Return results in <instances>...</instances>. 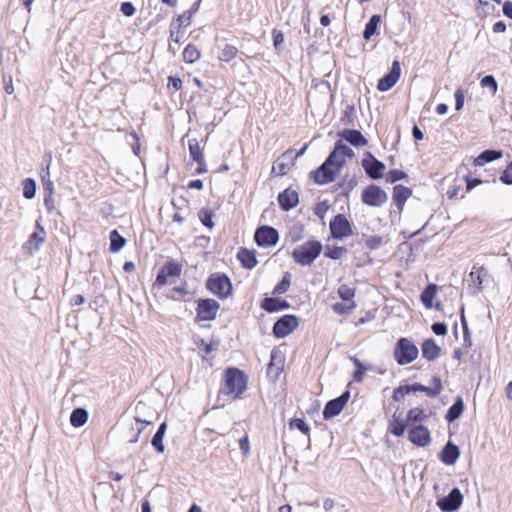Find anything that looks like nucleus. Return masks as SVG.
Segmentation results:
<instances>
[{"instance_id": "c85d7f7f", "label": "nucleus", "mask_w": 512, "mask_h": 512, "mask_svg": "<svg viewBox=\"0 0 512 512\" xmlns=\"http://www.w3.org/2000/svg\"><path fill=\"white\" fill-rule=\"evenodd\" d=\"M465 409L464 401L461 396H457L454 403L446 412L445 420L450 424L461 417Z\"/></svg>"}, {"instance_id": "0eeeda50", "label": "nucleus", "mask_w": 512, "mask_h": 512, "mask_svg": "<svg viewBox=\"0 0 512 512\" xmlns=\"http://www.w3.org/2000/svg\"><path fill=\"white\" fill-rule=\"evenodd\" d=\"M388 200V195L385 190L376 185L370 184L366 186L361 193V201L371 207H381Z\"/></svg>"}, {"instance_id": "2f4dec72", "label": "nucleus", "mask_w": 512, "mask_h": 512, "mask_svg": "<svg viewBox=\"0 0 512 512\" xmlns=\"http://www.w3.org/2000/svg\"><path fill=\"white\" fill-rule=\"evenodd\" d=\"M406 428L407 420L402 419L397 414H393L388 427L389 432L396 437H401L404 435Z\"/></svg>"}, {"instance_id": "bf43d9fd", "label": "nucleus", "mask_w": 512, "mask_h": 512, "mask_svg": "<svg viewBox=\"0 0 512 512\" xmlns=\"http://www.w3.org/2000/svg\"><path fill=\"white\" fill-rule=\"evenodd\" d=\"M499 180L505 185H512V161L503 170Z\"/></svg>"}, {"instance_id": "39448f33", "label": "nucleus", "mask_w": 512, "mask_h": 512, "mask_svg": "<svg viewBox=\"0 0 512 512\" xmlns=\"http://www.w3.org/2000/svg\"><path fill=\"white\" fill-rule=\"evenodd\" d=\"M341 168H338L329 155L325 161L315 170L310 172V178L317 185H325L333 182L337 175L340 173Z\"/></svg>"}, {"instance_id": "473e14b6", "label": "nucleus", "mask_w": 512, "mask_h": 512, "mask_svg": "<svg viewBox=\"0 0 512 512\" xmlns=\"http://www.w3.org/2000/svg\"><path fill=\"white\" fill-rule=\"evenodd\" d=\"M438 286L434 283H429L421 292L420 300L425 308L431 309L433 307V299L437 293Z\"/></svg>"}, {"instance_id": "aec40b11", "label": "nucleus", "mask_w": 512, "mask_h": 512, "mask_svg": "<svg viewBox=\"0 0 512 512\" xmlns=\"http://www.w3.org/2000/svg\"><path fill=\"white\" fill-rule=\"evenodd\" d=\"M408 387L409 388H407L406 391H410V393L423 392L428 397H432V398L437 397L443 389L442 381H441L440 377H438V376H434L432 378V386H425L421 383H413V384H408Z\"/></svg>"}, {"instance_id": "20e7f679", "label": "nucleus", "mask_w": 512, "mask_h": 512, "mask_svg": "<svg viewBox=\"0 0 512 512\" xmlns=\"http://www.w3.org/2000/svg\"><path fill=\"white\" fill-rule=\"evenodd\" d=\"M418 354V347L411 340L405 337L397 340L393 356L399 365L404 366L412 363L418 357Z\"/></svg>"}, {"instance_id": "a878e982", "label": "nucleus", "mask_w": 512, "mask_h": 512, "mask_svg": "<svg viewBox=\"0 0 512 512\" xmlns=\"http://www.w3.org/2000/svg\"><path fill=\"white\" fill-rule=\"evenodd\" d=\"M236 257L240 261L242 267L245 269L251 270L258 264L255 250H249L247 248L241 247L238 250Z\"/></svg>"}, {"instance_id": "13d9d810", "label": "nucleus", "mask_w": 512, "mask_h": 512, "mask_svg": "<svg viewBox=\"0 0 512 512\" xmlns=\"http://www.w3.org/2000/svg\"><path fill=\"white\" fill-rule=\"evenodd\" d=\"M407 388H409L408 384L396 387L393 391L392 399L395 402H400L405 395L410 394V391H406Z\"/></svg>"}, {"instance_id": "f8f14e48", "label": "nucleus", "mask_w": 512, "mask_h": 512, "mask_svg": "<svg viewBox=\"0 0 512 512\" xmlns=\"http://www.w3.org/2000/svg\"><path fill=\"white\" fill-rule=\"evenodd\" d=\"M361 166L363 167L367 177L372 180L381 179L384 176L386 169L385 164L378 160L369 151L365 153V157L361 161Z\"/></svg>"}, {"instance_id": "774afa93", "label": "nucleus", "mask_w": 512, "mask_h": 512, "mask_svg": "<svg viewBox=\"0 0 512 512\" xmlns=\"http://www.w3.org/2000/svg\"><path fill=\"white\" fill-rule=\"evenodd\" d=\"M175 20L177 22H179L183 28H186L188 26H190L191 22H192V16H190L188 14L187 11L183 12L181 15L177 16L175 18Z\"/></svg>"}, {"instance_id": "6e6d98bb", "label": "nucleus", "mask_w": 512, "mask_h": 512, "mask_svg": "<svg viewBox=\"0 0 512 512\" xmlns=\"http://www.w3.org/2000/svg\"><path fill=\"white\" fill-rule=\"evenodd\" d=\"M406 172L398 169L390 170L386 176V181L389 183H396L397 181L407 178Z\"/></svg>"}, {"instance_id": "ea45409f", "label": "nucleus", "mask_w": 512, "mask_h": 512, "mask_svg": "<svg viewBox=\"0 0 512 512\" xmlns=\"http://www.w3.org/2000/svg\"><path fill=\"white\" fill-rule=\"evenodd\" d=\"M292 275L290 272H285L280 282L273 288V295H282L286 293L291 286Z\"/></svg>"}, {"instance_id": "e2e57ef3", "label": "nucleus", "mask_w": 512, "mask_h": 512, "mask_svg": "<svg viewBox=\"0 0 512 512\" xmlns=\"http://www.w3.org/2000/svg\"><path fill=\"white\" fill-rule=\"evenodd\" d=\"M454 97H455V110L460 111L463 108L464 101H465V95H464L463 89L458 88L454 93Z\"/></svg>"}, {"instance_id": "ddd939ff", "label": "nucleus", "mask_w": 512, "mask_h": 512, "mask_svg": "<svg viewBox=\"0 0 512 512\" xmlns=\"http://www.w3.org/2000/svg\"><path fill=\"white\" fill-rule=\"evenodd\" d=\"M254 241L259 247L275 246L279 241L278 230L269 225H261L255 230Z\"/></svg>"}, {"instance_id": "09e8293b", "label": "nucleus", "mask_w": 512, "mask_h": 512, "mask_svg": "<svg viewBox=\"0 0 512 512\" xmlns=\"http://www.w3.org/2000/svg\"><path fill=\"white\" fill-rule=\"evenodd\" d=\"M352 361L355 366L353 378L356 382H362L363 378H364V374L367 370V367L356 357L352 358Z\"/></svg>"}, {"instance_id": "72a5a7b5", "label": "nucleus", "mask_w": 512, "mask_h": 512, "mask_svg": "<svg viewBox=\"0 0 512 512\" xmlns=\"http://www.w3.org/2000/svg\"><path fill=\"white\" fill-rule=\"evenodd\" d=\"M88 411L85 408H75L70 415V424L75 428H80L88 421Z\"/></svg>"}, {"instance_id": "a19ab883", "label": "nucleus", "mask_w": 512, "mask_h": 512, "mask_svg": "<svg viewBox=\"0 0 512 512\" xmlns=\"http://www.w3.org/2000/svg\"><path fill=\"white\" fill-rule=\"evenodd\" d=\"M200 56V51L193 44H188L183 51V60L189 64H193L198 61Z\"/></svg>"}, {"instance_id": "9b49d317", "label": "nucleus", "mask_w": 512, "mask_h": 512, "mask_svg": "<svg viewBox=\"0 0 512 512\" xmlns=\"http://www.w3.org/2000/svg\"><path fill=\"white\" fill-rule=\"evenodd\" d=\"M298 326V317L293 314H286L278 318L273 324L272 333L276 338L282 339L291 334Z\"/></svg>"}, {"instance_id": "3c124183", "label": "nucleus", "mask_w": 512, "mask_h": 512, "mask_svg": "<svg viewBox=\"0 0 512 512\" xmlns=\"http://www.w3.org/2000/svg\"><path fill=\"white\" fill-rule=\"evenodd\" d=\"M357 180L355 177H352L349 180L343 179L341 182L337 184V186L342 190V196H348L349 193L356 187Z\"/></svg>"}, {"instance_id": "9d476101", "label": "nucleus", "mask_w": 512, "mask_h": 512, "mask_svg": "<svg viewBox=\"0 0 512 512\" xmlns=\"http://www.w3.org/2000/svg\"><path fill=\"white\" fill-rule=\"evenodd\" d=\"M489 277V272L484 266L474 265L468 275L467 291L470 295H477L483 289V282Z\"/></svg>"}, {"instance_id": "7c9ffc66", "label": "nucleus", "mask_w": 512, "mask_h": 512, "mask_svg": "<svg viewBox=\"0 0 512 512\" xmlns=\"http://www.w3.org/2000/svg\"><path fill=\"white\" fill-rule=\"evenodd\" d=\"M381 24V16L374 14L370 17L369 21L365 24L363 31V38L370 40L376 34H379V27Z\"/></svg>"}, {"instance_id": "393cba45", "label": "nucleus", "mask_w": 512, "mask_h": 512, "mask_svg": "<svg viewBox=\"0 0 512 512\" xmlns=\"http://www.w3.org/2000/svg\"><path fill=\"white\" fill-rule=\"evenodd\" d=\"M337 136L340 140H345L350 145L357 148L365 146L368 143L364 135L357 129H343L337 133Z\"/></svg>"}, {"instance_id": "680f3d73", "label": "nucleus", "mask_w": 512, "mask_h": 512, "mask_svg": "<svg viewBox=\"0 0 512 512\" xmlns=\"http://www.w3.org/2000/svg\"><path fill=\"white\" fill-rule=\"evenodd\" d=\"M329 209V205L327 204L326 201L324 202H319L315 205L314 207V214L319 217L320 219H324L325 217V214L327 213Z\"/></svg>"}, {"instance_id": "2eb2a0df", "label": "nucleus", "mask_w": 512, "mask_h": 512, "mask_svg": "<svg viewBox=\"0 0 512 512\" xmlns=\"http://www.w3.org/2000/svg\"><path fill=\"white\" fill-rule=\"evenodd\" d=\"M350 399V391L345 390L340 396L329 400L323 409V418L329 420L339 415Z\"/></svg>"}, {"instance_id": "a18cd8bd", "label": "nucleus", "mask_w": 512, "mask_h": 512, "mask_svg": "<svg viewBox=\"0 0 512 512\" xmlns=\"http://www.w3.org/2000/svg\"><path fill=\"white\" fill-rule=\"evenodd\" d=\"M194 344L197 348L203 352L205 355H209L214 349L217 347V343L215 344L213 341L207 342L203 338L195 337Z\"/></svg>"}, {"instance_id": "8fccbe9b", "label": "nucleus", "mask_w": 512, "mask_h": 512, "mask_svg": "<svg viewBox=\"0 0 512 512\" xmlns=\"http://www.w3.org/2000/svg\"><path fill=\"white\" fill-rule=\"evenodd\" d=\"M172 295L168 296L170 299L175 301H185L184 297L189 295L190 292L187 289V283L184 282L183 286H177L172 289Z\"/></svg>"}, {"instance_id": "de8ad7c7", "label": "nucleus", "mask_w": 512, "mask_h": 512, "mask_svg": "<svg viewBox=\"0 0 512 512\" xmlns=\"http://www.w3.org/2000/svg\"><path fill=\"white\" fill-rule=\"evenodd\" d=\"M427 415L424 410L419 407L412 408L407 413V422L417 423L426 420Z\"/></svg>"}, {"instance_id": "1a4fd4ad", "label": "nucleus", "mask_w": 512, "mask_h": 512, "mask_svg": "<svg viewBox=\"0 0 512 512\" xmlns=\"http://www.w3.org/2000/svg\"><path fill=\"white\" fill-rule=\"evenodd\" d=\"M220 309L218 301L212 298H200L197 300L195 321H212L216 319Z\"/></svg>"}, {"instance_id": "7ed1b4c3", "label": "nucleus", "mask_w": 512, "mask_h": 512, "mask_svg": "<svg viewBox=\"0 0 512 512\" xmlns=\"http://www.w3.org/2000/svg\"><path fill=\"white\" fill-rule=\"evenodd\" d=\"M205 288L221 300L233 294L231 279L225 273H212L205 282Z\"/></svg>"}, {"instance_id": "6ab92c4d", "label": "nucleus", "mask_w": 512, "mask_h": 512, "mask_svg": "<svg viewBox=\"0 0 512 512\" xmlns=\"http://www.w3.org/2000/svg\"><path fill=\"white\" fill-rule=\"evenodd\" d=\"M330 157H333L335 164L338 168H343L345 165L346 158L352 159L355 156L354 151L343 143L342 140L335 142L333 150L329 153Z\"/></svg>"}, {"instance_id": "6e6552de", "label": "nucleus", "mask_w": 512, "mask_h": 512, "mask_svg": "<svg viewBox=\"0 0 512 512\" xmlns=\"http://www.w3.org/2000/svg\"><path fill=\"white\" fill-rule=\"evenodd\" d=\"M329 229L331 238L335 240H342L353 234L352 223L341 213L330 220Z\"/></svg>"}, {"instance_id": "5fc2aeb1", "label": "nucleus", "mask_w": 512, "mask_h": 512, "mask_svg": "<svg viewBox=\"0 0 512 512\" xmlns=\"http://www.w3.org/2000/svg\"><path fill=\"white\" fill-rule=\"evenodd\" d=\"M383 244V237L380 235H371L365 240V245L370 250H376Z\"/></svg>"}, {"instance_id": "4468645a", "label": "nucleus", "mask_w": 512, "mask_h": 512, "mask_svg": "<svg viewBox=\"0 0 512 512\" xmlns=\"http://www.w3.org/2000/svg\"><path fill=\"white\" fill-rule=\"evenodd\" d=\"M463 499L461 490L454 487L447 496L438 499L436 505L442 512H455L462 506Z\"/></svg>"}, {"instance_id": "4d7b16f0", "label": "nucleus", "mask_w": 512, "mask_h": 512, "mask_svg": "<svg viewBox=\"0 0 512 512\" xmlns=\"http://www.w3.org/2000/svg\"><path fill=\"white\" fill-rule=\"evenodd\" d=\"M163 435L155 433L151 439V445L158 453H163L165 451V446L163 443Z\"/></svg>"}, {"instance_id": "f3484780", "label": "nucleus", "mask_w": 512, "mask_h": 512, "mask_svg": "<svg viewBox=\"0 0 512 512\" xmlns=\"http://www.w3.org/2000/svg\"><path fill=\"white\" fill-rule=\"evenodd\" d=\"M401 75L400 63L397 60L392 62L390 71L386 73L377 83V89L381 92L390 90L399 80Z\"/></svg>"}, {"instance_id": "c9c22d12", "label": "nucleus", "mask_w": 512, "mask_h": 512, "mask_svg": "<svg viewBox=\"0 0 512 512\" xmlns=\"http://www.w3.org/2000/svg\"><path fill=\"white\" fill-rule=\"evenodd\" d=\"M109 240V250L112 253L119 252L126 244V239L116 229L110 231Z\"/></svg>"}, {"instance_id": "c756f323", "label": "nucleus", "mask_w": 512, "mask_h": 512, "mask_svg": "<svg viewBox=\"0 0 512 512\" xmlns=\"http://www.w3.org/2000/svg\"><path fill=\"white\" fill-rule=\"evenodd\" d=\"M503 153L501 150L486 149L482 151L475 159L473 164L475 166H483L486 163L498 160L502 157Z\"/></svg>"}, {"instance_id": "864d4df0", "label": "nucleus", "mask_w": 512, "mask_h": 512, "mask_svg": "<svg viewBox=\"0 0 512 512\" xmlns=\"http://www.w3.org/2000/svg\"><path fill=\"white\" fill-rule=\"evenodd\" d=\"M480 85L489 88L492 95H495L498 91V83L493 75L484 76L480 81Z\"/></svg>"}, {"instance_id": "4c0bfd02", "label": "nucleus", "mask_w": 512, "mask_h": 512, "mask_svg": "<svg viewBox=\"0 0 512 512\" xmlns=\"http://www.w3.org/2000/svg\"><path fill=\"white\" fill-rule=\"evenodd\" d=\"M337 293H338V296L343 301H351V305H350L349 309H353L355 307V303L353 302V298L355 296L354 288L350 287L347 284H342L338 287Z\"/></svg>"}, {"instance_id": "338daca9", "label": "nucleus", "mask_w": 512, "mask_h": 512, "mask_svg": "<svg viewBox=\"0 0 512 512\" xmlns=\"http://www.w3.org/2000/svg\"><path fill=\"white\" fill-rule=\"evenodd\" d=\"M239 448L244 456H247L250 452V443L247 435L239 439Z\"/></svg>"}, {"instance_id": "0e129e2a", "label": "nucleus", "mask_w": 512, "mask_h": 512, "mask_svg": "<svg viewBox=\"0 0 512 512\" xmlns=\"http://www.w3.org/2000/svg\"><path fill=\"white\" fill-rule=\"evenodd\" d=\"M431 330L437 336H445L447 334L448 328L444 322H435L432 324Z\"/></svg>"}, {"instance_id": "58836bf2", "label": "nucleus", "mask_w": 512, "mask_h": 512, "mask_svg": "<svg viewBox=\"0 0 512 512\" xmlns=\"http://www.w3.org/2000/svg\"><path fill=\"white\" fill-rule=\"evenodd\" d=\"M237 53L238 49L236 46L226 43L220 49L218 58L220 61L229 62L237 56Z\"/></svg>"}, {"instance_id": "f257e3e1", "label": "nucleus", "mask_w": 512, "mask_h": 512, "mask_svg": "<svg viewBox=\"0 0 512 512\" xmlns=\"http://www.w3.org/2000/svg\"><path fill=\"white\" fill-rule=\"evenodd\" d=\"M247 383L248 378L242 370L229 367L225 371L224 387L220 388L219 394L232 395L233 398H238L246 391Z\"/></svg>"}, {"instance_id": "412c9836", "label": "nucleus", "mask_w": 512, "mask_h": 512, "mask_svg": "<svg viewBox=\"0 0 512 512\" xmlns=\"http://www.w3.org/2000/svg\"><path fill=\"white\" fill-rule=\"evenodd\" d=\"M294 164L295 161L291 157V152L285 151L275 160L272 166L271 176H284Z\"/></svg>"}, {"instance_id": "603ef678", "label": "nucleus", "mask_w": 512, "mask_h": 512, "mask_svg": "<svg viewBox=\"0 0 512 512\" xmlns=\"http://www.w3.org/2000/svg\"><path fill=\"white\" fill-rule=\"evenodd\" d=\"M289 426L291 429H297V430L301 431L303 434L309 435L310 427L306 423V421L302 418H293L290 421Z\"/></svg>"}, {"instance_id": "37998d69", "label": "nucleus", "mask_w": 512, "mask_h": 512, "mask_svg": "<svg viewBox=\"0 0 512 512\" xmlns=\"http://www.w3.org/2000/svg\"><path fill=\"white\" fill-rule=\"evenodd\" d=\"M198 217L202 225L208 229H212L215 224L213 222L214 212L207 208H202L198 212Z\"/></svg>"}, {"instance_id": "5701e85b", "label": "nucleus", "mask_w": 512, "mask_h": 512, "mask_svg": "<svg viewBox=\"0 0 512 512\" xmlns=\"http://www.w3.org/2000/svg\"><path fill=\"white\" fill-rule=\"evenodd\" d=\"M460 456V449L452 441H448L438 454L439 460L445 465H454Z\"/></svg>"}, {"instance_id": "cd10ccee", "label": "nucleus", "mask_w": 512, "mask_h": 512, "mask_svg": "<svg viewBox=\"0 0 512 512\" xmlns=\"http://www.w3.org/2000/svg\"><path fill=\"white\" fill-rule=\"evenodd\" d=\"M412 195V190L401 184L395 185L393 188V202L397 208L402 211L407 199Z\"/></svg>"}, {"instance_id": "f704fd0d", "label": "nucleus", "mask_w": 512, "mask_h": 512, "mask_svg": "<svg viewBox=\"0 0 512 512\" xmlns=\"http://www.w3.org/2000/svg\"><path fill=\"white\" fill-rule=\"evenodd\" d=\"M276 358H277V351H276V349H273L271 351L270 362L267 367V375L271 376L273 374L275 380L278 378V376L283 371L282 360L279 358V360L276 362Z\"/></svg>"}, {"instance_id": "79ce46f5", "label": "nucleus", "mask_w": 512, "mask_h": 512, "mask_svg": "<svg viewBox=\"0 0 512 512\" xmlns=\"http://www.w3.org/2000/svg\"><path fill=\"white\" fill-rule=\"evenodd\" d=\"M188 149L191 158L194 161L202 160L204 158L203 148L200 146L199 141L195 138L188 140Z\"/></svg>"}, {"instance_id": "052dcab7", "label": "nucleus", "mask_w": 512, "mask_h": 512, "mask_svg": "<svg viewBox=\"0 0 512 512\" xmlns=\"http://www.w3.org/2000/svg\"><path fill=\"white\" fill-rule=\"evenodd\" d=\"M273 45L276 50H279L284 42V34L281 30L273 29L272 31Z\"/></svg>"}, {"instance_id": "e433bc0d", "label": "nucleus", "mask_w": 512, "mask_h": 512, "mask_svg": "<svg viewBox=\"0 0 512 512\" xmlns=\"http://www.w3.org/2000/svg\"><path fill=\"white\" fill-rule=\"evenodd\" d=\"M347 252L348 250L344 246L326 245L324 256L332 260H339Z\"/></svg>"}, {"instance_id": "4be33fe9", "label": "nucleus", "mask_w": 512, "mask_h": 512, "mask_svg": "<svg viewBox=\"0 0 512 512\" xmlns=\"http://www.w3.org/2000/svg\"><path fill=\"white\" fill-rule=\"evenodd\" d=\"M277 200L280 209L282 211L288 212L298 205L299 195L297 191L292 190L291 188H287L278 194Z\"/></svg>"}, {"instance_id": "c03bdc74", "label": "nucleus", "mask_w": 512, "mask_h": 512, "mask_svg": "<svg viewBox=\"0 0 512 512\" xmlns=\"http://www.w3.org/2000/svg\"><path fill=\"white\" fill-rule=\"evenodd\" d=\"M23 196L26 199H33L36 195V181L33 178H26L23 183Z\"/></svg>"}, {"instance_id": "bb28decb", "label": "nucleus", "mask_w": 512, "mask_h": 512, "mask_svg": "<svg viewBox=\"0 0 512 512\" xmlns=\"http://www.w3.org/2000/svg\"><path fill=\"white\" fill-rule=\"evenodd\" d=\"M422 356L428 361L436 360L441 353V348L436 344L432 338L426 339L421 345Z\"/></svg>"}, {"instance_id": "dca6fc26", "label": "nucleus", "mask_w": 512, "mask_h": 512, "mask_svg": "<svg viewBox=\"0 0 512 512\" xmlns=\"http://www.w3.org/2000/svg\"><path fill=\"white\" fill-rule=\"evenodd\" d=\"M46 230L41 224V218L37 219L35 222V231L29 236L28 240L23 244L24 250H26L29 254H34L37 252L41 245L45 242L46 239Z\"/></svg>"}, {"instance_id": "423d86ee", "label": "nucleus", "mask_w": 512, "mask_h": 512, "mask_svg": "<svg viewBox=\"0 0 512 512\" xmlns=\"http://www.w3.org/2000/svg\"><path fill=\"white\" fill-rule=\"evenodd\" d=\"M182 265L174 260L167 261L159 269L156 280L153 283V288H161L166 284H172L173 278H177L181 275Z\"/></svg>"}, {"instance_id": "69168bd1", "label": "nucleus", "mask_w": 512, "mask_h": 512, "mask_svg": "<svg viewBox=\"0 0 512 512\" xmlns=\"http://www.w3.org/2000/svg\"><path fill=\"white\" fill-rule=\"evenodd\" d=\"M120 11L127 17H131L135 14L136 8L132 2H123L121 4Z\"/></svg>"}, {"instance_id": "49530a36", "label": "nucleus", "mask_w": 512, "mask_h": 512, "mask_svg": "<svg viewBox=\"0 0 512 512\" xmlns=\"http://www.w3.org/2000/svg\"><path fill=\"white\" fill-rule=\"evenodd\" d=\"M355 121V107L354 105H347L340 118L343 125L354 126Z\"/></svg>"}, {"instance_id": "b1692460", "label": "nucleus", "mask_w": 512, "mask_h": 512, "mask_svg": "<svg viewBox=\"0 0 512 512\" xmlns=\"http://www.w3.org/2000/svg\"><path fill=\"white\" fill-rule=\"evenodd\" d=\"M260 307L268 313H276L289 309L291 305L287 300L280 297H265L261 300Z\"/></svg>"}, {"instance_id": "a211bd4d", "label": "nucleus", "mask_w": 512, "mask_h": 512, "mask_svg": "<svg viewBox=\"0 0 512 512\" xmlns=\"http://www.w3.org/2000/svg\"><path fill=\"white\" fill-rule=\"evenodd\" d=\"M408 439L418 447H425L431 442L430 431L422 424L414 425L408 430Z\"/></svg>"}, {"instance_id": "f03ea898", "label": "nucleus", "mask_w": 512, "mask_h": 512, "mask_svg": "<svg viewBox=\"0 0 512 512\" xmlns=\"http://www.w3.org/2000/svg\"><path fill=\"white\" fill-rule=\"evenodd\" d=\"M323 251V245L319 240H308L298 245L292 251L295 263L301 266H310Z\"/></svg>"}]
</instances>
